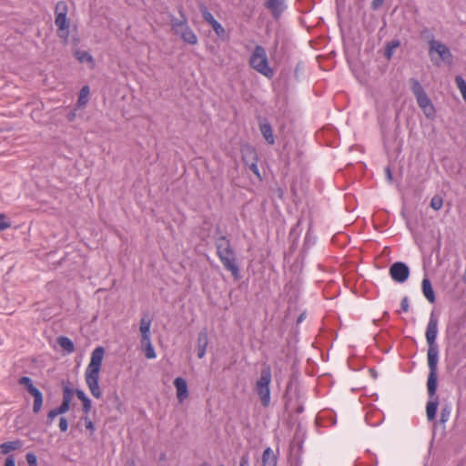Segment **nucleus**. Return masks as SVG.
I'll return each instance as SVG.
<instances>
[{"label": "nucleus", "mask_w": 466, "mask_h": 466, "mask_svg": "<svg viewBox=\"0 0 466 466\" xmlns=\"http://www.w3.org/2000/svg\"><path fill=\"white\" fill-rule=\"evenodd\" d=\"M438 406H439V398L438 397H433V399H430V400L428 401L427 406H426V414H427V419L430 421H432L435 420Z\"/></svg>", "instance_id": "obj_21"}, {"label": "nucleus", "mask_w": 466, "mask_h": 466, "mask_svg": "<svg viewBox=\"0 0 466 466\" xmlns=\"http://www.w3.org/2000/svg\"><path fill=\"white\" fill-rule=\"evenodd\" d=\"M75 56L80 63H94L93 56L86 51L77 50L75 52Z\"/></svg>", "instance_id": "obj_29"}, {"label": "nucleus", "mask_w": 466, "mask_h": 466, "mask_svg": "<svg viewBox=\"0 0 466 466\" xmlns=\"http://www.w3.org/2000/svg\"><path fill=\"white\" fill-rule=\"evenodd\" d=\"M22 447L21 441H6L0 445V453L7 454L12 451L18 450Z\"/></svg>", "instance_id": "obj_24"}, {"label": "nucleus", "mask_w": 466, "mask_h": 466, "mask_svg": "<svg viewBox=\"0 0 466 466\" xmlns=\"http://www.w3.org/2000/svg\"><path fill=\"white\" fill-rule=\"evenodd\" d=\"M239 466H249L248 458L247 455L241 457Z\"/></svg>", "instance_id": "obj_49"}, {"label": "nucleus", "mask_w": 466, "mask_h": 466, "mask_svg": "<svg viewBox=\"0 0 466 466\" xmlns=\"http://www.w3.org/2000/svg\"><path fill=\"white\" fill-rule=\"evenodd\" d=\"M72 398H73V391H72V390L68 386L64 387L62 401H66V402L71 403Z\"/></svg>", "instance_id": "obj_35"}, {"label": "nucleus", "mask_w": 466, "mask_h": 466, "mask_svg": "<svg viewBox=\"0 0 466 466\" xmlns=\"http://www.w3.org/2000/svg\"><path fill=\"white\" fill-rule=\"evenodd\" d=\"M391 279L399 283L406 281L410 276L409 267L403 262L393 263L389 269Z\"/></svg>", "instance_id": "obj_10"}, {"label": "nucleus", "mask_w": 466, "mask_h": 466, "mask_svg": "<svg viewBox=\"0 0 466 466\" xmlns=\"http://www.w3.org/2000/svg\"><path fill=\"white\" fill-rule=\"evenodd\" d=\"M55 15L57 35L66 44L69 36L70 20L67 18V14H55Z\"/></svg>", "instance_id": "obj_9"}, {"label": "nucleus", "mask_w": 466, "mask_h": 466, "mask_svg": "<svg viewBox=\"0 0 466 466\" xmlns=\"http://www.w3.org/2000/svg\"><path fill=\"white\" fill-rule=\"evenodd\" d=\"M180 18L175 17L173 15H169L170 25L176 34H178L184 27L187 25V18L183 12V8H178Z\"/></svg>", "instance_id": "obj_13"}, {"label": "nucleus", "mask_w": 466, "mask_h": 466, "mask_svg": "<svg viewBox=\"0 0 466 466\" xmlns=\"http://www.w3.org/2000/svg\"><path fill=\"white\" fill-rule=\"evenodd\" d=\"M69 409H70V403L69 402H66V401H62L60 406L56 408V410L57 411V413L59 415H61V414H64V413L67 412L69 410Z\"/></svg>", "instance_id": "obj_36"}, {"label": "nucleus", "mask_w": 466, "mask_h": 466, "mask_svg": "<svg viewBox=\"0 0 466 466\" xmlns=\"http://www.w3.org/2000/svg\"><path fill=\"white\" fill-rule=\"evenodd\" d=\"M215 247L217 255L219 258L223 267L231 272L234 279H239V267L238 265L236 253L231 246L230 240L225 236H219L215 238Z\"/></svg>", "instance_id": "obj_2"}, {"label": "nucleus", "mask_w": 466, "mask_h": 466, "mask_svg": "<svg viewBox=\"0 0 466 466\" xmlns=\"http://www.w3.org/2000/svg\"><path fill=\"white\" fill-rule=\"evenodd\" d=\"M177 389V398L179 402H183L188 397L187 384L185 379L177 377L174 380Z\"/></svg>", "instance_id": "obj_14"}, {"label": "nucleus", "mask_w": 466, "mask_h": 466, "mask_svg": "<svg viewBox=\"0 0 466 466\" xmlns=\"http://www.w3.org/2000/svg\"><path fill=\"white\" fill-rule=\"evenodd\" d=\"M400 46V42L398 39L388 42L385 46L384 56L387 60H390L393 56L394 50Z\"/></svg>", "instance_id": "obj_26"}, {"label": "nucleus", "mask_w": 466, "mask_h": 466, "mask_svg": "<svg viewBox=\"0 0 466 466\" xmlns=\"http://www.w3.org/2000/svg\"><path fill=\"white\" fill-rule=\"evenodd\" d=\"M200 12L203 19L211 25L216 35L218 37L224 39L226 36V31L224 27L214 18L208 8L205 5H200Z\"/></svg>", "instance_id": "obj_11"}, {"label": "nucleus", "mask_w": 466, "mask_h": 466, "mask_svg": "<svg viewBox=\"0 0 466 466\" xmlns=\"http://www.w3.org/2000/svg\"><path fill=\"white\" fill-rule=\"evenodd\" d=\"M59 414L57 413V411L56 410V409H53L51 410L48 413H47V416H46V424L47 425H51L54 419L56 417H57Z\"/></svg>", "instance_id": "obj_40"}, {"label": "nucleus", "mask_w": 466, "mask_h": 466, "mask_svg": "<svg viewBox=\"0 0 466 466\" xmlns=\"http://www.w3.org/2000/svg\"><path fill=\"white\" fill-rule=\"evenodd\" d=\"M89 94L90 90L88 86H84L79 92L78 99H77V105L79 107L85 106L89 99Z\"/></svg>", "instance_id": "obj_28"}, {"label": "nucleus", "mask_w": 466, "mask_h": 466, "mask_svg": "<svg viewBox=\"0 0 466 466\" xmlns=\"http://www.w3.org/2000/svg\"><path fill=\"white\" fill-rule=\"evenodd\" d=\"M57 344L67 353H72L75 351V346L73 341L65 336H60L57 338Z\"/></svg>", "instance_id": "obj_27"}, {"label": "nucleus", "mask_w": 466, "mask_h": 466, "mask_svg": "<svg viewBox=\"0 0 466 466\" xmlns=\"http://www.w3.org/2000/svg\"><path fill=\"white\" fill-rule=\"evenodd\" d=\"M85 422H86V428L87 430H89L90 431H95L94 423L92 422V420L88 417L85 418Z\"/></svg>", "instance_id": "obj_45"}, {"label": "nucleus", "mask_w": 466, "mask_h": 466, "mask_svg": "<svg viewBox=\"0 0 466 466\" xmlns=\"http://www.w3.org/2000/svg\"><path fill=\"white\" fill-rule=\"evenodd\" d=\"M303 320L302 316H299V321Z\"/></svg>", "instance_id": "obj_53"}, {"label": "nucleus", "mask_w": 466, "mask_h": 466, "mask_svg": "<svg viewBox=\"0 0 466 466\" xmlns=\"http://www.w3.org/2000/svg\"><path fill=\"white\" fill-rule=\"evenodd\" d=\"M150 326H151V320L142 319L140 321V332L142 336V342H145L146 340H149L150 339Z\"/></svg>", "instance_id": "obj_25"}, {"label": "nucleus", "mask_w": 466, "mask_h": 466, "mask_svg": "<svg viewBox=\"0 0 466 466\" xmlns=\"http://www.w3.org/2000/svg\"><path fill=\"white\" fill-rule=\"evenodd\" d=\"M76 397L81 400V401H84V400H86L87 397L86 395L85 394V392L81 390H76L75 391Z\"/></svg>", "instance_id": "obj_47"}, {"label": "nucleus", "mask_w": 466, "mask_h": 466, "mask_svg": "<svg viewBox=\"0 0 466 466\" xmlns=\"http://www.w3.org/2000/svg\"><path fill=\"white\" fill-rule=\"evenodd\" d=\"M143 344L146 345V357L147 359H154L156 358V353H155V350L151 344V341L150 339L149 340H146L145 342H142Z\"/></svg>", "instance_id": "obj_33"}, {"label": "nucleus", "mask_w": 466, "mask_h": 466, "mask_svg": "<svg viewBox=\"0 0 466 466\" xmlns=\"http://www.w3.org/2000/svg\"><path fill=\"white\" fill-rule=\"evenodd\" d=\"M208 345V334L206 328L202 329L197 339V350L198 359H203L206 355V350Z\"/></svg>", "instance_id": "obj_12"}, {"label": "nucleus", "mask_w": 466, "mask_h": 466, "mask_svg": "<svg viewBox=\"0 0 466 466\" xmlns=\"http://www.w3.org/2000/svg\"><path fill=\"white\" fill-rule=\"evenodd\" d=\"M438 334V319L432 312L427 325L425 337L428 343V366L430 372H438L439 347L436 343Z\"/></svg>", "instance_id": "obj_3"}, {"label": "nucleus", "mask_w": 466, "mask_h": 466, "mask_svg": "<svg viewBox=\"0 0 466 466\" xmlns=\"http://www.w3.org/2000/svg\"><path fill=\"white\" fill-rule=\"evenodd\" d=\"M400 308H401V310L404 311V312H407L409 310V299L407 297H404L401 300V303H400Z\"/></svg>", "instance_id": "obj_44"}, {"label": "nucleus", "mask_w": 466, "mask_h": 466, "mask_svg": "<svg viewBox=\"0 0 466 466\" xmlns=\"http://www.w3.org/2000/svg\"><path fill=\"white\" fill-rule=\"evenodd\" d=\"M450 414H451V409L448 406L443 407L441 409V421L442 423H445L448 420Z\"/></svg>", "instance_id": "obj_37"}, {"label": "nucleus", "mask_w": 466, "mask_h": 466, "mask_svg": "<svg viewBox=\"0 0 466 466\" xmlns=\"http://www.w3.org/2000/svg\"><path fill=\"white\" fill-rule=\"evenodd\" d=\"M105 354L103 347H96L91 353L90 362L85 372L86 383L92 394L96 399L102 397V390L99 387V374L102 366V361Z\"/></svg>", "instance_id": "obj_1"}, {"label": "nucleus", "mask_w": 466, "mask_h": 466, "mask_svg": "<svg viewBox=\"0 0 466 466\" xmlns=\"http://www.w3.org/2000/svg\"><path fill=\"white\" fill-rule=\"evenodd\" d=\"M82 403H83L84 411L86 413H88L92 408L91 400L87 398L86 400H84V401H82Z\"/></svg>", "instance_id": "obj_43"}, {"label": "nucleus", "mask_w": 466, "mask_h": 466, "mask_svg": "<svg viewBox=\"0 0 466 466\" xmlns=\"http://www.w3.org/2000/svg\"><path fill=\"white\" fill-rule=\"evenodd\" d=\"M438 387V372H429L428 380H427V390L428 395L430 399H433V397H438L436 395Z\"/></svg>", "instance_id": "obj_18"}, {"label": "nucleus", "mask_w": 466, "mask_h": 466, "mask_svg": "<svg viewBox=\"0 0 466 466\" xmlns=\"http://www.w3.org/2000/svg\"><path fill=\"white\" fill-rule=\"evenodd\" d=\"M18 383L26 388L28 393L34 397V400L43 397L42 392L36 387L34 386L33 381L29 377H21L18 380Z\"/></svg>", "instance_id": "obj_15"}, {"label": "nucleus", "mask_w": 466, "mask_h": 466, "mask_svg": "<svg viewBox=\"0 0 466 466\" xmlns=\"http://www.w3.org/2000/svg\"><path fill=\"white\" fill-rule=\"evenodd\" d=\"M435 52L440 59L449 65L452 64V54L450 48L440 41H431V46H429V55L431 56Z\"/></svg>", "instance_id": "obj_8"}, {"label": "nucleus", "mask_w": 466, "mask_h": 466, "mask_svg": "<svg viewBox=\"0 0 466 466\" xmlns=\"http://www.w3.org/2000/svg\"><path fill=\"white\" fill-rule=\"evenodd\" d=\"M249 66L258 73L268 78L274 76L273 69L268 65V56L265 48L261 46H256L249 57Z\"/></svg>", "instance_id": "obj_4"}, {"label": "nucleus", "mask_w": 466, "mask_h": 466, "mask_svg": "<svg viewBox=\"0 0 466 466\" xmlns=\"http://www.w3.org/2000/svg\"><path fill=\"white\" fill-rule=\"evenodd\" d=\"M18 383L26 388L28 393L34 397V400L43 397L42 392L36 387L34 386L33 381L29 377H21L18 380Z\"/></svg>", "instance_id": "obj_16"}, {"label": "nucleus", "mask_w": 466, "mask_h": 466, "mask_svg": "<svg viewBox=\"0 0 466 466\" xmlns=\"http://www.w3.org/2000/svg\"><path fill=\"white\" fill-rule=\"evenodd\" d=\"M68 6L65 1H59L56 5L55 14H67Z\"/></svg>", "instance_id": "obj_34"}, {"label": "nucleus", "mask_w": 466, "mask_h": 466, "mask_svg": "<svg viewBox=\"0 0 466 466\" xmlns=\"http://www.w3.org/2000/svg\"><path fill=\"white\" fill-rule=\"evenodd\" d=\"M42 405H43V397H41L39 399H35L34 404H33V412L37 414L40 411Z\"/></svg>", "instance_id": "obj_38"}, {"label": "nucleus", "mask_w": 466, "mask_h": 466, "mask_svg": "<svg viewBox=\"0 0 466 466\" xmlns=\"http://www.w3.org/2000/svg\"><path fill=\"white\" fill-rule=\"evenodd\" d=\"M303 320L302 316H299V321Z\"/></svg>", "instance_id": "obj_52"}, {"label": "nucleus", "mask_w": 466, "mask_h": 466, "mask_svg": "<svg viewBox=\"0 0 466 466\" xmlns=\"http://www.w3.org/2000/svg\"><path fill=\"white\" fill-rule=\"evenodd\" d=\"M383 2L384 0H372L371 6L373 9H377L382 5Z\"/></svg>", "instance_id": "obj_48"}, {"label": "nucleus", "mask_w": 466, "mask_h": 466, "mask_svg": "<svg viewBox=\"0 0 466 466\" xmlns=\"http://www.w3.org/2000/svg\"><path fill=\"white\" fill-rule=\"evenodd\" d=\"M25 459L29 466H37V458L34 453L28 452Z\"/></svg>", "instance_id": "obj_39"}, {"label": "nucleus", "mask_w": 466, "mask_h": 466, "mask_svg": "<svg viewBox=\"0 0 466 466\" xmlns=\"http://www.w3.org/2000/svg\"><path fill=\"white\" fill-rule=\"evenodd\" d=\"M264 5L278 18L284 10V0H267Z\"/></svg>", "instance_id": "obj_17"}, {"label": "nucleus", "mask_w": 466, "mask_h": 466, "mask_svg": "<svg viewBox=\"0 0 466 466\" xmlns=\"http://www.w3.org/2000/svg\"><path fill=\"white\" fill-rule=\"evenodd\" d=\"M455 83L463 99L466 101V81L461 76H457L455 77Z\"/></svg>", "instance_id": "obj_30"}, {"label": "nucleus", "mask_w": 466, "mask_h": 466, "mask_svg": "<svg viewBox=\"0 0 466 466\" xmlns=\"http://www.w3.org/2000/svg\"><path fill=\"white\" fill-rule=\"evenodd\" d=\"M76 116V114L74 112H71L68 114L67 118L69 121H72Z\"/></svg>", "instance_id": "obj_51"}, {"label": "nucleus", "mask_w": 466, "mask_h": 466, "mask_svg": "<svg viewBox=\"0 0 466 466\" xmlns=\"http://www.w3.org/2000/svg\"><path fill=\"white\" fill-rule=\"evenodd\" d=\"M10 227V223L7 221L6 217L4 214H0V230L6 229Z\"/></svg>", "instance_id": "obj_41"}, {"label": "nucleus", "mask_w": 466, "mask_h": 466, "mask_svg": "<svg viewBox=\"0 0 466 466\" xmlns=\"http://www.w3.org/2000/svg\"><path fill=\"white\" fill-rule=\"evenodd\" d=\"M410 84L411 92L416 97L418 106L421 108L428 118H433L436 113L435 108L419 80L416 78H410Z\"/></svg>", "instance_id": "obj_5"}, {"label": "nucleus", "mask_w": 466, "mask_h": 466, "mask_svg": "<svg viewBox=\"0 0 466 466\" xmlns=\"http://www.w3.org/2000/svg\"><path fill=\"white\" fill-rule=\"evenodd\" d=\"M271 370L269 366H264L260 371V377L255 385V390L258 395L263 407H268L270 403Z\"/></svg>", "instance_id": "obj_6"}, {"label": "nucleus", "mask_w": 466, "mask_h": 466, "mask_svg": "<svg viewBox=\"0 0 466 466\" xmlns=\"http://www.w3.org/2000/svg\"><path fill=\"white\" fill-rule=\"evenodd\" d=\"M4 466H15V458L10 455L5 459V465Z\"/></svg>", "instance_id": "obj_46"}, {"label": "nucleus", "mask_w": 466, "mask_h": 466, "mask_svg": "<svg viewBox=\"0 0 466 466\" xmlns=\"http://www.w3.org/2000/svg\"><path fill=\"white\" fill-rule=\"evenodd\" d=\"M422 292L429 302L434 303L436 300L435 293L429 279L424 278L421 282Z\"/></svg>", "instance_id": "obj_19"}, {"label": "nucleus", "mask_w": 466, "mask_h": 466, "mask_svg": "<svg viewBox=\"0 0 466 466\" xmlns=\"http://www.w3.org/2000/svg\"><path fill=\"white\" fill-rule=\"evenodd\" d=\"M241 157L243 162L248 168L260 178L259 170L258 167V154L254 147L250 145H244L241 147Z\"/></svg>", "instance_id": "obj_7"}, {"label": "nucleus", "mask_w": 466, "mask_h": 466, "mask_svg": "<svg viewBox=\"0 0 466 466\" xmlns=\"http://www.w3.org/2000/svg\"><path fill=\"white\" fill-rule=\"evenodd\" d=\"M420 36L429 43V46H431V41H436L432 32L429 28L422 29L420 33Z\"/></svg>", "instance_id": "obj_31"}, {"label": "nucleus", "mask_w": 466, "mask_h": 466, "mask_svg": "<svg viewBox=\"0 0 466 466\" xmlns=\"http://www.w3.org/2000/svg\"><path fill=\"white\" fill-rule=\"evenodd\" d=\"M259 130H260L262 136L264 137V138L266 139V141L269 145H273L275 143L272 127L269 123L265 122V123L259 124Z\"/></svg>", "instance_id": "obj_22"}, {"label": "nucleus", "mask_w": 466, "mask_h": 466, "mask_svg": "<svg viewBox=\"0 0 466 466\" xmlns=\"http://www.w3.org/2000/svg\"><path fill=\"white\" fill-rule=\"evenodd\" d=\"M443 205V198L441 196H434L431 200V207L434 210H440Z\"/></svg>", "instance_id": "obj_32"}, {"label": "nucleus", "mask_w": 466, "mask_h": 466, "mask_svg": "<svg viewBox=\"0 0 466 466\" xmlns=\"http://www.w3.org/2000/svg\"><path fill=\"white\" fill-rule=\"evenodd\" d=\"M385 172H386L388 181L391 182L392 181V173H391L390 167H386Z\"/></svg>", "instance_id": "obj_50"}, {"label": "nucleus", "mask_w": 466, "mask_h": 466, "mask_svg": "<svg viewBox=\"0 0 466 466\" xmlns=\"http://www.w3.org/2000/svg\"><path fill=\"white\" fill-rule=\"evenodd\" d=\"M262 463H263V466H276L277 465V457L274 454L273 451L269 447L267 448L263 451Z\"/></svg>", "instance_id": "obj_23"}, {"label": "nucleus", "mask_w": 466, "mask_h": 466, "mask_svg": "<svg viewBox=\"0 0 466 466\" xmlns=\"http://www.w3.org/2000/svg\"><path fill=\"white\" fill-rule=\"evenodd\" d=\"M59 429L61 431L65 432L68 429V421L66 418L61 417L59 420Z\"/></svg>", "instance_id": "obj_42"}, {"label": "nucleus", "mask_w": 466, "mask_h": 466, "mask_svg": "<svg viewBox=\"0 0 466 466\" xmlns=\"http://www.w3.org/2000/svg\"><path fill=\"white\" fill-rule=\"evenodd\" d=\"M177 35H180L182 40L189 45H196L198 43V37L188 25Z\"/></svg>", "instance_id": "obj_20"}]
</instances>
